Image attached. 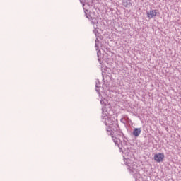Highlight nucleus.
Instances as JSON below:
<instances>
[{"mask_svg":"<svg viewBox=\"0 0 181 181\" xmlns=\"http://www.w3.org/2000/svg\"><path fill=\"white\" fill-rule=\"evenodd\" d=\"M103 110V115H102V122L105 123V125L107 127L106 129L107 134H110L111 131H117V128H118V122L115 118L112 117H108L107 114H104V109Z\"/></svg>","mask_w":181,"mask_h":181,"instance_id":"nucleus-1","label":"nucleus"},{"mask_svg":"<svg viewBox=\"0 0 181 181\" xmlns=\"http://www.w3.org/2000/svg\"><path fill=\"white\" fill-rule=\"evenodd\" d=\"M87 12H88V10H85L86 17L88 19H90V23H92V25H93V28H94L93 33H95V36H97V33H98V31H97V29H98V25H98V21H97V18L94 17V14L95 13L90 12L89 13H87Z\"/></svg>","mask_w":181,"mask_h":181,"instance_id":"nucleus-2","label":"nucleus"},{"mask_svg":"<svg viewBox=\"0 0 181 181\" xmlns=\"http://www.w3.org/2000/svg\"><path fill=\"white\" fill-rule=\"evenodd\" d=\"M131 160L129 159H124V163L125 165L127 167V169L129 170L130 174L133 175V177H134V179H138V177H139L140 175H139V170H138V169H136L135 167H134V163H130Z\"/></svg>","mask_w":181,"mask_h":181,"instance_id":"nucleus-3","label":"nucleus"},{"mask_svg":"<svg viewBox=\"0 0 181 181\" xmlns=\"http://www.w3.org/2000/svg\"><path fill=\"white\" fill-rule=\"evenodd\" d=\"M117 130H110V132H109V134H107V135H110V136H112L113 142H115V144H118V139H119V136H123L124 133L122 132L121 129H119V126L117 125V128L116 129Z\"/></svg>","mask_w":181,"mask_h":181,"instance_id":"nucleus-4","label":"nucleus"},{"mask_svg":"<svg viewBox=\"0 0 181 181\" xmlns=\"http://www.w3.org/2000/svg\"><path fill=\"white\" fill-rule=\"evenodd\" d=\"M158 13H159V11L153 10L152 8H151L150 11H146L147 18H148V19H153V18H156Z\"/></svg>","mask_w":181,"mask_h":181,"instance_id":"nucleus-5","label":"nucleus"},{"mask_svg":"<svg viewBox=\"0 0 181 181\" xmlns=\"http://www.w3.org/2000/svg\"><path fill=\"white\" fill-rule=\"evenodd\" d=\"M163 159H165V154L163 153H157L154 155V160L156 162H163Z\"/></svg>","mask_w":181,"mask_h":181,"instance_id":"nucleus-6","label":"nucleus"},{"mask_svg":"<svg viewBox=\"0 0 181 181\" xmlns=\"http://www.w3.org/2000/svg\"><path fill=\"white\" fill-rule=\"evenodd\" d=\"M141 128H135L132 132V134L134 136H135L136 138H138V136L139 135H141Z\"/></svg>","mask_w":181,"mask_h":181,"instance_id":"nucleus-7","label":"nucleus"},{"mask_svg":"<svg viewBox=\"0 0 181 181\" xmlns=\"http://www.w3.org/2000/svg\"><path fill=\"white\" fill-rule=\"evenodd\" d=\"M123 5L125 8H131V6H132V3H131L130 0H124Z\"/></svg>","mask_w":181,"mask_h":181,"instance_id":"nucleus-8","label":"nucleus"},{"mask_svg":"<svg viewBox=\"0 0 181 181\" xmlns=\"http://www.w3.org/2000/svg\"><path fill=\"white\" fill-rule=\"evenodd\" d=\"M100 54H101V52L100 51H98L97 53L98 60L100 62V64H101V62L103 61V59L101 58V57H100Z\"/></svg>","mask_w":181,"mask_h":181,"instance_id":"nucleus-9","label":"nucleus"},{"mask_svg":"<svg viewBox=\"0 0 181 181\" xmlns=\"http://www.w3.org/2000/svg\"><path fill=\"white\" fill-rule=\"evenodd\" d=\"M95 42V47H96V50H98V42H100V40H98V38H96Z\"/></svg>","mask_w":181,"mask_h":181,"instance_id":"nucleus-10","label":"nucleus"},{"mask_svg":"<svg viewBox=\"0 0 181 181\" xmlns=\"http://www.w3.org/2000/svg\"><path fill=\"white\" fill-rule=\"evenodd\" d=\"M81 4H82L83 7H84L85 4H87V0H80Z\"/></svg>","mask_w":181,"mask_h":181,"instance_id":"nucleus-11","label":"nucleus"},{"mask_svg":"<svg viewBox=\"0 0 181 181\" xmlns=\"http://www.w3.org/2000/svg\"><path fill=\"white\" fill-rule=\"evenodd\" d=\"M95 87H96V91L98 93H100V90L98 89L100 87L98 86V85L96 84Z\"/></svg>","mask_w":181,"mask_h":181,"instance_id":"nucleus-12","label":"nucleus"},{"mask_svg":"<svg viewBox=\"0 0 181 181\" xmlns=\"http://www.w3.org/2000/svg\"><path fill=\"white\" fill-rule=\"evenodd\" d=\"M100 104H104V100H100Z\"/></svg>","mask_w":181,"mask_h":181,"instance_id":"nucleus-13","label":"nucleus"}]
</instances>
